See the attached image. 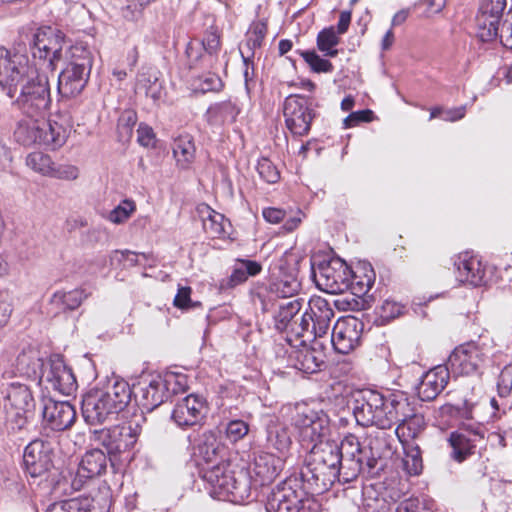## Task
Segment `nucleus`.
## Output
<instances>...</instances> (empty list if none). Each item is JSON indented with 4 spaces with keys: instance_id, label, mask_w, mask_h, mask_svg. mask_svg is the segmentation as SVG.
<instances>
[{
    "instance_id": "nucleus-1",
    "label": "nucleus",
    "mask_w": 512,
    "mask_h": 512,
    "mask_svg": "<svg viewBox=\"0 0 512 512\" xmlns=\"http://www.w3.org/2000/svg\"><path fill=\"white\" fill-rule=\"evenodd\" d=\"M0 87L29 118H43L51 106L49 78L22 54L0 47Z\"/></svg>"
},
{
    "instance_id": "nucleus-2",
    "label": "nucleus",
    "mask_w": 512,
    "mask_h": 512,
    "mask_svg": "<svg viewBox=\"0 0 512 512\" xmlns=\"http://www.w3.org/2000/svg\"><path fill=\"white\" fill-rule=\"evenodd\" d=\"M408 408V398L404 395H393L386 399L373 390L360 392L353 400L352 411L358 425L363 427L376 426L379 429H390L404 410Z\"/></svg>"
},
{
    "instance_id": "nucleus-3",
    "label": "nucleus",
    "mask_w": 512,
    "mask_h": 512,
    "mask_svg": "<svg viewBox=\"0 0 512 512\" xmlns=\"http://www.w3.org/2000/svg\"><path fill=\"white\" fill-rule=\"evenodd\" d=\"M337 452L335 442H326L310 448L301 476L314 493L321 494L329 490L336 481L345 483L342 479L343 469Z\"/></svg>"
},
{
    "instance_id": "nucleus-4",
    "label": "nucleus",
    "mask_w": 512,
    "mask_h": 512,
    "mask_svg": "<svg viewBox=\"0 0 512 512\" xmlns=\"http://www.w3.org/2000/svg\"><path fill=\"white\" fill-rule=\"evenodd\" d=\"M313 276L318 288L329 294H341L349 289L354 290V294H365L373 284L371 276L366 275L365 281L360 280L340 259L319 264Z\"/></svg>"
},
{
    "instance_id": "nucleus-5",
    "label": "nucleus",
    "mask_w": 512,
    "mask_h": 512,
    "mask_svg": "<svg viewBox=\"0 0 512 512\" xmlns=\"http://www.w3.org/2000/svg\"><path fill=\"white\" fill-rule=\"evenodd\" d=\"M211 486V493L232 503H244L251 498V482L244 470L233 471L229 465L219 463L208 468L203 474Z\"/></svg>"
},
{
    "instance_id": "nucleus-6",
    "label": "nucleus",
    "mask_w": 512,
    "mask_h": 512,
    "mask_svg": "<svg viewBox=\"0 0 512 512\" xmlns=\"http://www.w3.org/2000/svg\"><path fill=\"white\" fill-rule=\"evenodd\" d=\"M67 66L58 77V93L63 97L79 95L88 83L93 56L85 46L76 44L65 52Z\"/></svg>"
},
{
    "instance_id": "nucleus-7",
    "label": "nucleus",
    "mask_w": 512,
    "mask_h": 512,
    "mask_svg": "<svg viewBox=\"0 0 512 512\" xmlns=\"http://www.w3.org/2000/svg\"><path fill=\"white\" fill-rule=\"evenodd\" d=\"M6 428L11 433L27 429L34 415L35 399L29 385L12 382L6 389Z\"/></svg>"
},
{
    "instance_id": "nucleus-8",
    "label": "nucleus",
    "mask_w": 512,
    "mask_h": 512,
    "mask_svg": "<svg viewBox=\"0 0 512 512\" xmlns=\"http://www.w3.org/2000/svg\"><path fill=\"white\" fill-rule=\"evenodd\" d=\"M308 306L297 327H292L293 336L300 338L302 344L327 335L334 317V310L322 297H312Z\"/></svg>"
},
{
    "instance_id": "nucleus-9",
    "label": "nucleus",
    "mask_w": 512,
    "mask_h": 512,
    "mask_svg": "<svg viewBox=\"0 0 512 512\" xmlns=\"http://www.w3.org/2000/svg\"><path fill=\"white\" fill-rule=\"evenodd\" d=\"M288 259L281 260L277 268H274L271 274V280L268 286L267 296L262 299V310L269 312L273 310L274 301L277 298L290 300L300 290V282L297 274L296 260L293 266H287Z\"/></svg>"
},
{
    "instance_id": "nucleus-10",
    "label": "nucleus",
    "mask_w": 512,
    "mask_h": 512,
    "mask_svg": "<svg viewBox=\"0 0 512 512\" xmlns=\"http://www.w3.org/2000/svg\"><path fill=\"white\" fill-rule=\"evenodd\" d=\"M65 43L64 34L55 28L44 27L37 30L34 35L32 55L34 59L42 61L39 68L53 72L58 63L65 58L63 54V45Z\"/></svg>"
},
{
    "instance_id": "nucleus-11",
    "label": "nucleus",
    "mask_w": 512,
    "mask_h": 512,
    "mask_svg": "<svg viewBox=\"0 0 512 512\" xmlns=\"http://www.w3.org/2000/svg\"><path fill=\"white\" fill-rule=\"evenodd\" d=\"M294 423L302 446L307 449L327 442L325 439L330 432L329 418L322 411L305 408L297 413Z\"/></svg>"
},
{
    "instance_id": "nucleus-12",
    "label": "nucleus",
    "mask_w": 512,
    "mask_h": 512,
    "mask_svg": "<svg viewBox=\"0 0 512 512\" xmlns=\"http://www.w3.org/2000/svg\"><path fill=\"white\" fill-rule=\"evenodd\" d=\"M139 436V426L131 423L116 425L92 431L91 441L104 447L112 456L129 451L136 444Z\"/></svg>"
},
{
    "instance_id": "nucleus-13",
    "label": "nucleus",
    "mask_w": 512,
    "mask_h": 512,
    "mask_svg": "<svg viewBox=\"0 0 512 512\" xmlns=\"http://www.w3.org/2000/svg\"><path fill=\"white\" fill-rule=\"evenodd\" d=\"M283 115L287 129L295 136L307 135L316 116L312 100L299 95L285 99Z\"/></svg>"
},
{
    "instance_id": "nucleus-14",
    "label": "nucleus",
    "mask_w": 512,
    "mask_h": 512,
    "mask_svg": "<svg viewBox=\"0 0 512 512\" xmlns=\"http://www.w3.org/2000/svg\"><path fill=\"white\" fill-rule=\"evenodd\" d=\"M39 383L43 384L47 390L51 389L66 396L72 395L78 387L71 368L59 355L51 356L46 362Z\"/></svg>"
},
{
    "instance_id": "nucleus-15",
    "label": "nucleus",
    "mask_w": 512,
    "mask_h": 512,
    "mask_svg": "<svg viewBox=\"0 0 512 512\" xmlns=\"http://www.w3.org/2000/svg\"><path fill=\"white\" fill-rule=\"evenodd\" d=\"M488 357L483 345L469 342L456 347L448 358L446 368L456 375H470L478 371Z\"/></svg>"
},
{
    "instance_id": "nucleus-16",
    "label": "nucleus",
    "mask_w": 512,
    "mask_h": 512,
    "mask_svg": "<svg viewBox=\"0 0 512 512\" xmlns=\"http://www.w3.org/2000/svg\"><path fill=\"white\" fill-rule=\"evenodd\" d=\"M303 503V491L297 480L278 484L267 496V512H299Z\"/></svg>"
},
{
    "instance_id": "nucleus-17",
    "label": "nucleus",
    "mask_w": 512,
    "mask_h": 512,
    "mask_svg": "<svg viewBox=\"0 0 512 512\" xmlns=\"http://www.w3.org/2000/svg\"><path fill=\"white\" fill-rule=\"evenodd\" d=\"M207 412L206 399L198 394H189L175 403L171 419L178 427L188 428L201 424Z\"/></svg>"
},
{
    "instance_id": "nucleus-18",
    "label": "nucleus",
    "mask_w": 512,
    "mask_h": 512,
    "mask_svg": "<svg viewBox=\"0 0 512 512\" xmlns=\"http://www.w3.org/2000/svg\"><path fill=\"white\" fill-rule=\"evenodd\" d=\"M363 322L354 316H346L337 320L332 334L331 343L340 354H348L360 343Z\"/></svg>"
},
{
    "instance_id": "nucleus-19",
    "label": "nucleus",
    "mask_w": 512,
    "mask_h": 512,
    "mask_svg": "<svg viewBox=\"0 0 512 512\" xmlns=\"http://www.w3.org/2000/svg\"><path fill=\"white\" fill-rule=\"evenodd\" d=\"M284 463L283 456H276L269 452L259 453L247 472L251 482V491L273 482L282 471Z\"/></svg>"
},
{
    "instance_id": "nucleus-20",
    "label": "nucleus",
    "mask_w": 512,
    "mask_h": 512,
    "mask_svg": "<svg viewBox=\"0 0 512 512\" xmlns=\"http://www.w3.org/2000/svg\"><path fill=\"white\" fill-rule=\"evenodd\" d=\"M337 454L342 466V479L344 482L355 480L363 469L361 460V446L358 438L353 434L346 435L337 444Z\"/></svg>"
},
{
    "instance_id": "nucleus-21",
    "label": "nucleus",
    "mask_w": 512,
    "mask_h": 512,
    "mask_svg": "<svg viewBox=\"0 0 512 512\" xmlns=\"http://www.w3.org/2000/svg\"><path fill=\"white\" fill-rule=\"evenodd\" d=\"M51 443L42 439L31 441L24 450L23 462L31 477L45 474L53 465Z\"/></svg>"
},
{
    "instance_id": "nucleus-22",
    "label": "nucleus",
    "mask_w": 512,
    "mask_h": 512,
    "mask_svg": "<svg viewBox=\"0 0 512 512\" xmlns=\"http://www.w3.org/2000/svg\"><path fill=\"white\" fill-rule=\"evenodd\" d=\"M485 428L479 421L469 424L464 431L451 433L448 441L452 448L451 457L461 463L474 453L476 441L483 439Z\"/></svg>"
},
{
    "instance_id": "nucleus-23",
    "label": "nucleus",
    "mask_w": 512,
    "mask_h": 512,
    "mask_svg": "<svg viewBox=\"0 0 512 512\" xmlns=\"http://www.w3.org/2000/svg\"><path fill=\"white\" fill-rule=\"evenodd\" d=\"M311 340L313 342L311 347H307L303 343L301 349L293 351L290 355L293 366L306 374L318 372L326 361L323 343L317 339Z\"/></svg>"
},
{
    "instance_id": "nucleus-24",
    "label": "nucleus",
    "mask_w": 512,
    "mask_h": 512,
    "mask_svg": "<svg viewBox=\"0 0 512 512\" xmlns=\"http://www.w3.org/2000/svg\"><path fill=\"white\" fill-rule=\"evenodd\" d=\"M81 408L84 420L90 425L102 424L110 415L115 414L98 388L89 390L83 396Z\"/></svg>"
},
{
    "instance_id": "nucleus-25",
    "label": "nucleus",
    "mask_w": 512,
    "mask_h": 512,
    "mask_svg": "<svg viewBox=\"0 0 512 512\" xmlns=\"http://www.w3.org/2000/svg\"><path fill=\"white\" fill-rule=\"evenodd\" d=\"M43 418L51 429L63 431L73 425L76 419V411L67 401L49 399L44 403Z\"/></svg>"
},
{
    "instance_id": "nucleus-26",
    "label": "nucleus",
    "mask_w": 512,
    "mask_h": 512,
    "mask_svg": "<svg viewBox=\"0 0 512 512\" xmlns=\"http://www.w3.org/2000/svg\"><path fill=\"white\" fill-rule=\"evenodd\" d=\"M458 279L462 283H468L474 287L481 286L486 283L485 266L481 259L476 255L468 252L458 255L454 263Z\"/></svg>"
},
{
    "instance_id": "nucleus-27",
    "label": "nucleus",
    "mask_w": 512,
    "mask_h": 512,
    "mask_svg": "<svg viewBox=\"0 0 512 512\" xmlns=\"http://www.w3.org/2000/svg\"><path fill=\"white\" fill-rule=\"evenodd\" d=\"M115 414L124 410L132 398L130 385L124 379L114 377L103 386L97 387Z\"/></svg>"
},
{
    "instance_id": "nucleus-28",
    "label": "nucleus",
    "mask_w": 512,
    "mask_h": 512,
    "mask_svg": "<svg viewBox=\"0 0 512 512\" xmlns=\"http://www.w3.org/2000/svg\"><path fill=\"white\" fill-rule=\"evenodd\" d=\"M448 368L438 366L426 372L417 386V394L422 401L434 400L448 383Z\"/></svg>"
},
{
    "instance_id": "nucleus-29",
    "label": "nucleus",
    "mask_w": 512,
    "mask_h": 512,
    "mask_svg": "<svg viewBox=\"0 0 512 512\" xmlns=\"http://www.w3.org/2000/svg\"><path fill=\"white\" fill-rule=\"evenodd\" d=\"M396 423L399 424L396 427L395 433L402 445L414 442V439L421 434L426 425L425 419L421 414L413 413L409 402L408 408L404 410L403 415L398 417Z\"/></svg>"
},
{
    "instance_id": "nucleus-30",
    "label": "nucleus",
    "mask_w": 512,
    "mask_h": 512,
    "mask_svg": "<svg viewBox=\"0 0 512 512\" xmlns=\"http://www.w3.org/2000/svg\"><path fill=\"white\" fill-rule=\"evenodd\" d=\"M303 299L293 298L290 300L274 301L273 309H276L274 318V327L280 331H287L291 335L292 327H297L299 322L293 321L294 317L302 308Z\"/></svg>"
},
{
    "instance_id": "nucleus-31",
    "label": "nucleus",
    "mask_w": 512,
    "mask_h": 512,
    "mask_svg": "<svg viewBox=\"0 0 512 512\" xmlns=\"http://www.w3.org/2000/svg\"><path fill=\"white\" fill-rule=\"evenodd\" d=\"M477 409L478 403L471 393L466 392L453 403L443 405L439 412L441 416L447 417V421H464L475 419Z\"/></svg>"
},
{
    "instance_id": "nucleus-32",
    "label": "nucleus",
    "mask_w": 512,
    "mask_h": 512,
    "mask_svg": "<svg viewBox=\"0 0 512 512\" xmlns=\"http://www.w3.org/2000/svg\"><path fill=\"white\" fill-rule=\"evenodd\" d=\"M240 113V107L231 99L214 103L205 113L206 121L213 126L233 123Z\"/></svg>"
},
{
    "instance_id": "nucleus-33",
    "label": "nucleus",
    "mask_w": 512,
    "mask_h": 512,
    "mask_svg": "<svg viewBox=\"0 0 512 512\" xmlns=\"http://www.w3.org/2000/svg\"><path fill=\"white\" fill-rule=\"evenodd\" d=\"M292 444L289 428L277 420H271L266 426V447L284 455Z\"/></svg>"
},
{
    "instance_id": "nucleus-34",
    "label": "nucleus",
    "mask_w": 512,
    "mask_h": 512,
    "mask_svg": "<svg viewBox=\"0 0 512 512\" xmlns=\"http://www.w3.org/2000/svg\"><path fill=\"white\" fill-rule=\"evenodd\" d=\"M167 398L160 377L151 380L148 385L141 387L139 394H136L139 405L146 411L154 410L166 401Z\"/></svg>"
},
{
    "instance_id": "nucleus-35",
    "label": "nucleus",
    "mask_w": 512,
    "mask_h": 512,
    "mask_svg": "<svg viewBox=\"0 0 512 512\" xmlns=\"http://www.w3.org/2000/svg\"><path fill=\"white\" fill-rule=\"evenodd\" d=\"M107 468L106 454L100 449H92L87 451L78 467L80 477L91 479L102 475Z\"/></svg>"
},
{
    "instance_id": "nucleus-36",
    "label": "nucleus",
    "mask_w": 512,
    "mask_h": 512,
    "mask_svg": "<svg viewBox=\"0 0 512 512\" xmlns=\"http://www.w3.org/2000/svg\"><path fill=\"white\" fill-rule=\"evenodd\" d=\"M173 156L181 169H188L195 160L196 148L193 137L183 134L174 139L172 144Z\"/></svg>"
},
{
    "instance_id": "nucleus-37",
    "label": "nucleus",
    "mask_w": 512,
    "mask_h": 512,
    "mask_svg": "<svg viewBox=\"0 0 512 512\" xmlns=\"http://www.w3.org/2000/svg\"><path fill=\"white\" fill-rule=\"evenodd\" d=\"M44 363L33 350L23 351L16 358V371L32 380H40L41 373L45 367Z\"/></svg>"
},
{
    "instance_id": "nucleus-38",
    "label": "nucleus",
    "mask_w": 512,
    "mask_h": 512,
    "mask_svg": "<svg viewBox=\"0 0 512 512\" xmlns=\"http://www.w3.org/2000/svg\"><path fill=\"white\" fill-rule=\"evenodd\" d=\"M197 211L202 220L203 229L211 238H219L225 234V217L210 206L201 204Z\"/></svg>"
},
{
    "instance_id": "nucleus-39",
    "label": "nucleus",
    "mask_w": 512,
    "mask_h": 512,
    "mask_svg": "<svg viewBox=\"0 0 512 512\" xmlns=\"http://www.w3.org/2000/svg\"><path fill=\"white\" fill-rule=\"evenodd\" d=\"M36 119H22L17 122L13 133L15 141L24 146L40 145L42 124Z\"/></svg>"
},
{
    "instance_id": "nucleus-40",
    "label": "nucleus",
    "mask_w": 512,
    "mask_h": 512,
    "mask_svg": "<svg viewBox=\"0 0 512 512\" xmlns=\"http://www.w3.org/2000/svg\"><path fill=\"white\" fill-rule=\"evenodd\" d=\"M88 295L82 288L70 291H57L51 297V304L63 311L75 310L87 299Z\"/></svg>"
},
{
    "instance_id": "nucleus-41",
    "label": "nucleus",
    "mask_w": 512,
    "mask_h": 512,
    "mask_svg": "<svg viewBox=\"0 0 512 512\" xmlns=\"http://www.w3.org/2000/svg\"><path fill=\"white\" fill-rule=\"evenodd\" d=\"M67 138L66 129L57 122H43L41 128L40 145L57 149L61 147Z\"/></svg>"
},
{
    "instance_id": "nucleus-42",
    "label": "nucleus",
    "mask_w": 512,
    "mask_h": 512,
    "mask_svg": "<svg viewBox=\"0 0 512 512\" xmlns=\"http://www.w3.org/2000/svg\"><path fill=\"white\" fill-rule=\"evenodd\" d=\"M500 18L497 16L489 15L487 12H479L477 16L478 37L482 42H490L498 37L500 38L499 30Z\"/></svg>"
},
{
    "instance_id": "nucleus-43",
    "label": "nucleus",
    "mask_w": 512,
    "mask_h": 512,
    "mask_svg": "<svg viewBox=\"0 0 512 512\" xmlns=\"http://www.w3.org/2000/svg\"><path fill=\"white\" fill-rule=\"evenodd\" d=\"M94 500L89 496H80L52 503L46 512H90Z\"/></svg>"
},
{
    "instance_id": "nucleus-44",
    "label": "nucleus",
    "mask_w": 512,
    "mask_h": 512,
    "mask_svg": "<svg viewBox=\"0 0 512 512\" xmlns=\"http://www.w3.org/2000/svg\"><path fill=\"white\" fill-rule=\"evenodd\" d=\"M405 456L402 460L403 468L409 475H419L423 468L421 451L414 442L403 445Z\"/></svg>"
},
{
    "instance_id": "nucleus-45",
    "label": "nucleus",
    "mask_w": 512,
    "mask_h": 512,
    "mask_svg": "<svg viewBox=\"0 0 512 512\" xmlns=\"http://www.w3.org/2000/svg\"><path fill=\"white\" fill-rule=\"evenodd\" d=\"M340 38L335 32L334 27L323 29L317 36V47L327 57H335L338 54L336 46Z\"/></svg>"
},
{
    "instance_id": "nucleus-46",
    "label": "nucleus",
    "mask_w": 512,
    "mask_h": 512,
    "mask_svg": "<svg viewBox=\"0 0 512 512\" xmlns=\"http://www.w3.org/2000/svg\"><path fill=\"white\" fill-rule=\"evenodd\" d=\"M137 85L140 89H144L146 96L157 100L161 96V83L158 80L157 72L153 69H148L139 74Z\"/></svg>"
},
{
    "instance_id": "nucleus-47",
    "label": "nucleus",
    "mask_w": 512,
    "mask_h": 512,
    "mask_svg": "<svg viewBox=\"0 0 512 512\" xmlns=\"http://www.w3.org/2000/svg\"><path fill=\"white\" fill-rule=\"evenodd\" d=\"M161 381L167 397L170 394L185 392L188 388V378L183 373L168 372Z\"/></svg>"
},
{
    "instance_id": "nucleus-48",
    "label": "nucleus",
    "mask_w": 512,
    "mask_h": 512,
    "mask_svg": "<svg viewBox=\"0 0 512 512\" xmlns=\"http://www.w3.org/2000/svg\"><path fill=\"white\" fill-rule=\"evenodd\" d=\"M26 165L43 176H49L53 168V161L49 155L32 152L26 157Z\"/></svg>"
},
{
    "instance_id": "nucleus-49",
    "label": "nucleus",
    "mask_w": 512,
    "mask_h": 512,
    "mask_svg": "<svg viewBox=\"0 0 512 512\" xmlns=\"http://www.w3.org/2000/svg\"><path fill=\"white\" fill-rule=\"evenodd\" d=\"M267 32V26L264 22L258 21L253 23L246 35L245 47L248 49V53L254 56V50L259 48L264 40Z\"/></svg>"
},
{
    "instance_id": "nucleus-50",
    "label": "nucleus",
    "mask_w": 512,
    "mask_h": 512,
    "mask_svg": "<svg viewBox=\"0 0 512 512\" xmlns=\"http://www.w3.org/2000/svg\"><path fill=\"white\" fill-rule=\"evenodd\" d=\"M136 211V203L132 199H124L119 205L111 210L107 216V219L113 224L125 223L132 214Z\"/></svg>"
},
{
    "instance_id": "nucleus-51",
    "label": "nucleus",
    "mask_w": 512,
    "mask_h": 512,
    "mask_svg": "<svg viewBox=\"0 0 512 512\" xmlns=\"http://www.w3.org/2000/svg\"><path fill=\"white\" fill-rule=\"evenodd\" d=\"M395 512H432V501L426 498L411 497L401 501Z\"/></svg>"
},
{
    "instance_id": "nucleus-52",
    "label": "nucleus",
    "mask_w": 512,
    "mask_h": 512,
    "mask_svg": "<svg viewBox=\"0 0 512 512\" xmlns=\"http://www.w3.org/2000/svg\"><path fill=\"white\" fill-rule=\"evenodd\" d=\"M300 55L316 73H330L333 71V65L330 61L321 58L314 50L301 51Z\"/></svg>"
},
{
    "instance_id": "nucleus-53",
    "label": "nucleus",
    "mask_w": 512,
    "mask_h": 512,
    "mask_svg": "<svg viewBox=\"0 0 512 512\" xmlns=\"http://www.w3.org/2000/svg\"><path fill=\"white\" fill-rule=\"evenodd\" d=\"M111 260L123 263L124 267H133L143 265V262L148 260V255L130 250H115L111 256Z\"/></svg>"
},
{
    "instance_id": "nucleus-54",
    "label": "nucleus",
    "mask_w": 512,
    "mask_h": 512,
    "mask_svg": "<svg viewBox=\"0 0 512 512\" xmlns=\"http://www.w3.org/2000/svg\"><path fill=\"white\" fill-rule=\"evenodd\" d=\"M256 170L259 176L268 184H274L280 180V171L275 164L266 157H262L258 160Z\"/></svg>"
},
{
    "instance_id": "nucleus-55",
    "label": "nucleus",
    "mask_w": 512,
    "mask_h": 512,
    "mask_svg": "<svg viewBox=\"0 0 512 512\" xmlns=\"http://www.w3.org/2000/svg\"><path fill=\"white\" fill-rule=\"evenodd\" d=\"M249 432V425L243 420H231L226 427V435L232 442L244 438Z\"/></svg>"
},
{
    "instance_id": "nucleus-56",
    "label": "nucleus",
    "mask_w": 512,
    "mask_h": 512,
    "mask_svg": "<svg viewBox=\"0 0 512 512\" xmlns=\"http://www.w3.org/2000/svg\"><path fill=\"white\" fill-rule=\"evenodd\" d=\"M147 2L143 0H128V3L121 8V15L127 21H137Z\"/></svg>"
},
{
    "instance_id": "nucleus-57",
    "label": "nucleus",
    "mask_w": 512,
    "mask_h": 512,
    "mask_svg": "<svg viewBox=\"0 0 512 512\" xmlns=\"http://www.w3.org/2000/svg\"><path fill=\"white\" fill-rule=\"evenodd\" d=\"M79 176V170L74 165L64 164V165H56L53 162V168L49 177H54L58 179L64 180H74Z\"/></svg>"
},
{
    "instance_id": "nucleus-58",
    "label": "nucleus",
    "mask_w": 512,
    "mask_h": 512,
    "mask_svg": "<svg viewBox=\"0 0 512 512\" xmlns=\"http://www.w3.org/2000/svg\"><path fill=\"white\" fill-rule=\"evenodd\" d=\"M497 387L501 397L512 394V365H507L502 369Z\"/></svg>"
},
{
    "instance_id": "nucleus-59",
    "label": "nucleus",
    "mask_w": 512,
    "mask_h": 512,
    "mask_svg": "<svg viewBox=\"0 0 512 512\" xmlns=\"http://www.w3.org/2000/svg\"><path fill=\"white\" fill-rule=\"evenodd\" d=\"M223 87V82L221 78L213 73H209L201 78H199L198 88L202 93H207L211 91H220Z\"/></svg>"
},
{
    "instance_id": "nucleus-60",
    "label": "nucleus",
    "mask_w": 512,
    "mask_h": 512,
    "mask_svg": "<svg viewBox=\"0 0 512 512\" xmlns=\"http://www.w3.org/2000/svg\"><path fill=\"white\" fill-rule=\"evenodd\" d=\"M204 443L201 447V452L204 454V458L207 462L212 461V457L217 455L219 444L217 443L214 433L207 432L203 434Z\"/></svg>"
},
{
    "instance_id": "nucleus-61",
    "label": "nucleus",
    "mask_w": 512,
    "mask_h": 512,
    "mask_svg": "<svg viewBox=\"0 0 512 512\" xmlns=\"http://www.w3.org/2000/svg\"><path fill=\"white\" fill-rule=\"evenodd\" d=\"M137 141L143 147H153L155 144V133L147 124L140 123L137 129Z\"/></svg>"
},
{
    "instance_id": "nucleus-62",
    "label": "nucleus",
    "mask_w": 512,
    "mask_h": 512,
    "mask_svg": "<svg viewBox=\"0 0 512 512\" xmlns=\"http://www.w3.org/2000/svg\"><path fill=\"white\" fill-rule=\"evenodd\" d=\"M201 44L208 54H216L220 48V37L214 30L207 31Z\"/></svg>"
},
{
    "instance_id": "nucleus-63",
    "label": "nucleus",
    "mask_w": 512,
    "mask_h": 512,
    "mask_svg": "<svg viewBox=\"0 0 512 512\" xmlns=\"http://www.w3.org/2000/svg\"><path fill=\"white\" fill-rule=\"evenodd\" d=\"M404 306L394 300H385L381 306L382 317L396 318L403 312Z\"/></svg>"
},
{
    "instance_id": "nucleus-64",
    "label": "nucleus",
    "mask_w": 512,
    "mask_h": 512,
    "mask_svg": "<svg viewBox=\"0 0 512 512\" xmlns=\"http://www.w3.org/2000/svg\"><path fill=\"white\" fill-rule=\"evenodd\" d=\"M505 7L506 0H488L487 3L481 6L480 12H487V14L501 19Z\"/></svg>"
}]
</instances>
